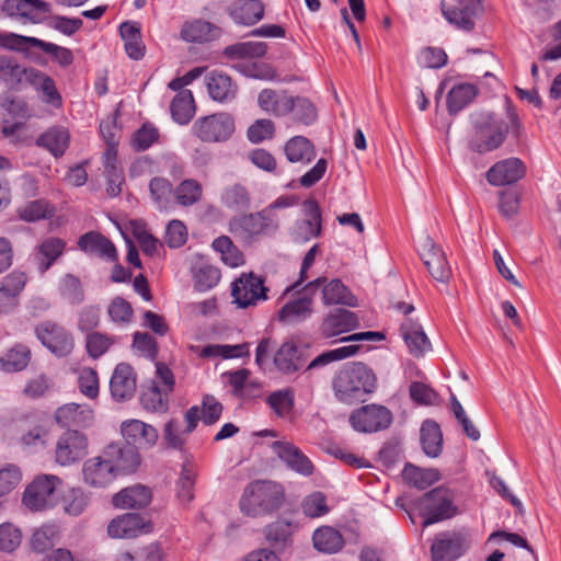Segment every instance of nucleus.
<instances>
[{
	"label": "nucleus",
	"mask_w": 561,
	"mask_h": 561,
	"mask_svg": "<svg viewBox=\"0 0 561 561\" xmlns=\"http://www.w3.org/2000/svg\"><path fill=\"white\" fill-rule=\"evenodd\" d=\"M376 387V377L363 363H352L341 368L333 379V390L339 401L352 404L364 401Z\"/></svg>",
	"instance_id": "f257e3e1"
},
{
	"label": "nucleus",
	"mask_w": 561,
	"mask_h": 561,
	"mask_svg": "<svg viewBox=\"0 0 561 561\" xmlns=\"http://www.w3.org/2000/svg\"><path fill=\"white\" fill-rule=\"evenodd\" d=\"M284 501V489L272 481H257L249 485L240 500L241 511L249 516L274 512Z\"/></svg>",
	"instance_id": "f03ea898"
},
{
	"label": "nucleus",
	"mask_w": 561,
	"mask_h": 561,
	"mask_svg": "<svg viewBox=\"0 0 561 561\" xmlns=\"http://www.w3.org/2000/svg\"><path fill=\"white\" fill-rule=\"evenodd\" d=\"M470 119L471 130L468 135L470 161L476 169H483L491 160V113L473 112Z\"/></svg>",
	"instance_id": "7ed1b4c3"
},
{
	"label": "nucleus",
	"mask_w": 561,
	"mask_h": 561,
	"mask_svg": "<svg viewBox=\"0 0 561 561\" xmlns=\"http://www.w3.org/2000/svg\"><path fill=\"white\" fill-rule=\"evenodd\" d=\"M417 506L424 517V527L451 518L458 512L454 492L445 486H438L425 493L417 501Z\"/></svg>",
	"instance_id": "20e7f679"
},
{
	"label": "nucleus",
	"mask_w": 561,
	"mask_h": 561,
	"mask_svg": "<svg viewBox=\"0 0 561 561\" xmlns=\"http://www.w3.org/2000/svg\"><path fill=\"white\" fill-rule=\"evenodd\" d=\"M58 477L42 474L36 477L25 489L23 503L32 511H43L54 507L58 502Z\"/></svg>",
	"instance_id": "39448f33"
},
{
	"label": "nucleus",
	"mask_w": 561,
	"mask_h": 561,
	"mask_svg": "<svg viewBox=\"0 0 561 561\" xmlns=\"http://www.w3.org/2000/svg\"><path fill=\"white\" fill-rule=\"evenodd\" d=\"M234 131L233 118L227 113L198 118L193 125L194 135L205 142L225 141Z\"/></svg>",
	"instance_id": "423d86ee"
},
{
	"label": "nucleus",
	"mask_w": 561,
	"mask_h": 561,
	"mask_svg": "<svg viewBox=\"0 0 561 561\" xmlns=\"http://www.w3.org/2000/svg\"><path fill=\"white\" fill-rule=\"evenodd\" d=\"M321 289L322 301L325 306L343 305L347 307H356L357 299L352 291L339 278L328 279L327 277H318L306 284V293L313 295Z\"/></svg>",
	"instance_id": "0eeeda50"
},
{
	"label": "nucleus",
	"mask_w": 561,
	"mask_h": 561,
	"mask_svg": "<svg viewBox=\"0 0 561 561\" xmlns=\"http://www.w3.org/2000/svg\"><path fill=\"white\" fill-rule=\"evenodd\" d=\"M392 421L391 412L383 405L368 404L350 415L353 428L360 433H373L387 428Z\"/></svg>",
	"instance_id": "6e6552de"
},
{
	"label": "nucleus",
	"mask_w": 561,
	"mask_h": 561,
	"mask_svg": "<svg viewBox=\"0 0 561 561\" xmlns=\"http://www.w3.org/2000/svg\"><path fill=\"white\" fill-rule=\"evenodd\" d=\"M36 336L51 353L59 357L71 353L75 342L72 335L54 322H43L36 327Z\"/></svg>",
	"instance_id": "1a4fd4ad"
},
{
	"label": "nucleus",
	"mask_w": 561,
	"mask_h": 561,
	"mask_svg": "<svg viewBox=\"0 0 561 561\" xmlns=\"http://www.w3.org/2000/svg\"><path fill=\"white\" fill-rule=\"evenodd\" d=\"M421 257L431 276L440 283H448L451 268L447 263L445 252L435 244L430 236H425L420 245Z\"/></svg>",
	"instance_id": "9d476101"
},
{
	"label": "nucleus",
	"mask_w": 561,
	"mask_h": 561,
	"mask_svg": "<svg viewBox=\"0 0 561 561\" xmlns=\"http://www.w3.org/2000/svg\"><path fill=\"white\" fill-rule=\"evenodd\" d=\"M266 291L267 288L263 285L261 277L253 273H243L233 282L231 295L239 307L247 308L255 305L257 300H265Z\"/></svg>",
	"instance_id": "9b49d317"
},
{
	"label": "nucleus",
	"mask_w": 561,
	"mask_h": 561,
	"mask_svg": "<svg viewBox=\"0 0 561 561\" xmlns=\"http://www.w3.org/2000/svg\"><path fill=\"white\" fill-rule=\"evenodd\" d=\"M87 437L78 431H67L56 444V461L61 466H69L79 461L87 454Z\"/></svg>",
	"instance_id": "f8f14e48"
},
{
	"label": "nucleus",
	"mask_w": 561,
	"mask_h": 561,
	"mask_svg": "<svg viewBox=\"0 0 561 561\" xmlns=\"http://www.w3.org/2000/svg\"><path fill=\"white\" fill-rule=\"evenodd\" d=\"M444 18L454 26L462 31L474 27L473 18L482 12L481 0H457L456 7H447L440 1Z\"/></svg>",
	"instance_id": "ddd939ff"
},
{
	"label": "nucleus",
	"mask_w": 561,
	"mask_h": 561,
	"mask_svg": "<svg viewBox=\"0 0 561 561\" xmlns=\"http://www.w3.org/2000/svg\"><path fill=\"white\" fill-rule=\"evenodd\" d=\"M121 432L126 445L138 449L151 448L156 445L159 434L150 424L140 420H127L121 425Z\"/></svg>",
	"instance_id": "4468645a"
},
{
	"label": "nucleus",
	"mask_w": 561,
	"mask_h": 561,
	"mask_svg": "<svg viewBox=\"0 0 561 561\" xmlns=\"http://www.w3.org/2000/svg\"><path fill=\"white\" fill-rule=\"evenodd\" d=\"M468 547V539L460 533L439 534L431 547L433 561H454Z\"/></svg>",
	"instance_id": "2eb2a0df"
},
{
	"label": "nucleus",
	"mask_w": 561,
	"mask_h": 561,
	"mask_svg": "<svg viewBox=\"0 0 561 561\" xmlns=\"http://www.w3.org/2000/svg\"><path fill=\"white\" fill-rule=\"evenodd\" d=\"M271 448L293 471L306 477L313 473L314 467L310 459L293 443L276 440L272 443Z\"/></svg>",
	"instance_id": "dca6fc26"
},
{
	"label": "nucleus",
	"mask_w": 561,
	"mask_h": 561,
	"mask_svg": "<svg viewBox=\"0 0 561 561\" xmlns=\"http://www.w3.org/2000/svg\"><path fill=\"white\" fill-rule=\"evenodd\" d=\"M102 453L116 476L134 472L140 463L138 450L128 445L112 443Z\"/></svg>",
	"instance_id": "f3484780"
},
{
	"label": "nucleus",
	"mask_w": 561,
	"mask_h": 561,
	"mask_svg": "<svg viewBox=\"0 0 561 561\" xmlns=\"http://www.w3.org/2000/svg\"><path fill=\"white\" fill-rule=\"evenodd\" d=\"M112 466L107 459H104L103 453L85 460L82 467L84 482L92 488L108 486L117 477Z\"/></svg>",
	"instance_id": "a211bd4d"
},
{
	"label": "nucleus",
	"mask_w": 561,
	"mask_h": 561,
	"mask_svg": "<svg viewBox=\"0 0 561 561\" xmlns=\"http://www.w3.org/2000/svg\"><path fill=\"white\" fill-rule=\"evenodd\" d=\"M0 9L9 16L38 23L43 15L50 11V4L43 0H0Z\"/></svg>",
	"instance_id": "6ab92c4d"
},
{
	"label": "nucleus",
	"mask_w": 561,
	"mask_h": 561,
	"mask_svg": "<svg viewBox=\"0 0 561 561\" xmlns=\"http://www.w3.org/2000/svg\"><path fill=\"white\" fill-rule=\"evenodd\" d=\"M359 327V319L353 311L335 308L329 311L322 320L320 330L323 336L333 337L350 332Z\"/></svg>",
	"instance_id": "aec40b11"
},
{
	"label": "nucleus",
	"mask_w": 561,
	"mask_h": 561,
	"mask_svg": "<svg viewBox=\"0 0 561 561\" xmlns=\"http://www.w3.org/2000/svg\"><path fill=\"white\" fill-rule=\"evenodd\" d=\"M304 211L307 218L298 220L293 229V237L297 242H307L321 233V211L318 203L314 199L306 201Z\"/></svg>",
	"instance_id": "412c9836"
},
{
	"label": "nucleus",
	"mask_w": 561,
	"mask_h": 561,
	"mask_svg": "<svg viewBox=\"0 0 561 561\" xmlns=\"http://www.w3.org/2000/svg\"><path fill=\"white\" fill-rule=\"evenodd\" d=\"M137 389L136 374L129 364H118L110 380V390L116 401L130 400Z\"/></svg>",
	"instance_id": "4be33fe9"
},
{
	"label": "nucleus",
	"mask_w": 561,
	"mask_h": 561,
	"mask_svg": "<svg viewBox=\"0 0 561 561\" xmlns=\"http://www.w3.org/2000/svg\"><path fill=\"white\" fill-rule=\"evenodd\" d=\"M268 224L263 213L234 217L229 222V231L245 242L265 232Z\"/></svg>",
	"instance_id": "5701e85b"
},
{
	"label": "nucleus",
	"mask_w": 561,
	"mask_h": 561,
	"mask_svg": "<svg viewBox=\"0 0 561 561\" xmlns=\"http://www.w3.org/2000/svg\"><path fill=\"white\" fill-rule=\"evenodd\" d=\"M151 531V523L145 522L139 514L127 513L114 518L107 533L113 538H133Z\"/></svg>",
	"instance_id": "b1692460"
},
{
	"label": "nucleus",
	"mask_w": 561,
	"mask_h": 561,
	"mask_svg": "<svg viewBox=\"0 0 561 561\" xmlns=\"http://www.w3.org/2000/svg\"><path fill=\"white\" fill-rule=\"evenodd\" d=\"M66 242L60 238L49 237L41 241L33 251V260L39 274L46 273L62 255Z\"/></svg>",
	"instance_id": "393cba45"
},
{
	"label": "nucleus",
	"mask_w": 561,
	"mask_h": 561,
	"mask_svg": "<svg viewBox=\"0 0 561 561\" xmlns=\"http://www.w3.org/2000/svg\"><path fill=\"white\" fill-rule=\"evenodd\" d=\"M205 81L208 94L214 101L227 103L236 99L238 85L228 75L214 70L206 76Z\"/></svg>",
	"instance_id": "a878e982"
},
{
	"label": "nucleus",
	"mask_w": 561,
	"mask_h": 561,
	"mask_svg": "<svg viewBox=\"0 0 561 561\" xmlns=\"http://www.w3.org/2000/svg\"><path fill=\"white\" fill-rule=\"evenodd\" d=\"M274 364L283 374H294L298 371L306 363L304 350L294 342H284L274 355Z\"/></svg>",
	"instance_id": "bb28decb"
},
{
	"label": "nucleus",
	"mask_w": 561,
	"mask_h": 561,
	"mask_svg": "<svg viewBox=\"0 0 561 561\" xmlns=\"http://www.w3.org/2000/svg\"><path fill=\"white\" fill-rule=\"evenodd\" d=\"M79 248L90 254L107 261H116L117 252L114 244L103 234L90 231L80 237L78 241Z\"/></svg>",
	"instance_id": "cd10ccee"
},
{
	"label": "nucleus",
	"mask_w": 561,
	"mask_h": 561,
	"mask_svg": "<svg viewBox=\"0 0 561 561\" xmlns=\"http://www.w3.org/2000/svg\"><path fill=\"white\" fill-rule=\"evenodd\" d=\"M400 331L409 352L414 357H421L431 350V342L417 322L407 320L401 324Z\"/></svg>",
	"instance_id": "c85d7f7f"
},
{
	"label": "nucleus",
	"mask_w": 561,
	"mask_h": 561,
	"mask_svg": "<svg viewBox=\"0 0 561 561\" xmlns=\"http://www.w3.org/2000/svg\"><path fill=\"white\" fill-rule=\"evenodd\" d=\"M55 419L64 427H84L92 422L93 411L87 405L68 403L56 411Z\"/></svg>",
	"instance_id": "c756f323"
},
{
	"label": "nucleus",
	"mask_w": 561,
	"mask_h": 561,
	"mask_svg": "<svg viewBox=\"0 0 561 561\" xmlns=\"http://www.w3.org/2000/svg\"><path fill=\"white\" fill-rule=\"evenodd\" d=\"M313 294L304 293L297 299L285 304L279 310V319L288 323H297L309 318L313 312Z\"/></svg>",
	"instance_id": "7c9ffc66"
},
{
	"label": "nucleus",
	"mask_w": 561,
	"mask_h": 561,
	"mask_svg": "<svg viewBox=\"0 0 561 561\" xmlns=\"http://www.w3.org/2000/svg\"><path fill=\"white\" fill-rule=\"evenodd\" d=\"M231 19L243 25H253L264 15V4L261 0H238L229 8Z\"/></svg>",
	"instance_id": "2f4dec72"
},
{
	"label": "nucleus",
	"mask_w": 561,
	"mask_h": 561,
	"mask_svg": "<svg viewBox=\"0 0 561 561\" xmlns=\"http://www.w3.org/2000/svg\"><path fill=\"white\" fill-rule=\"evenodd\" d=\"M26 83L31 84L38 93H41V99L45 103L54 106L61 105V96L54 80L48 75L35 68H30Z\"/></svg>",
	"instance_id": "473e14b6"
},
{
	"label": "nucleus",
	"mask_w": 561,
	"mask_h": 561,
	"mask_svg": "<svg viewBox=\"0 0 561 561\" xmlns=\"http://www.w3.org/2000/svg\"><path fill=\"white\" fill-rule=\"evenodd\" d=\"M151 501V491L141 484L125 488L113 497V504L118 508H141Z\"/></svg>",
	"instance_id": "72a5a7b5"
},
{
	"label": "nucleus",
	"mask_w": 561,
	"mask_h": 561,
	"mask_svg": "<svg viewBox=\"0 0 561 561\" xmlns=\"http://www.w3.org/2000/svg\"><path fill=\"white\" fill-rule=\"evenodd\" d=\"M525 165L518 158H507L493 164V185H511L525 174Z\"/></svg>",
	"instance_id": "f704fd0d"
},
{
	"label": "nucleus",
	"mask_w": 561,
	"mask_h": 561,
	"mask_svg": "<svg viewBox=\"0 0 561 561\" xmlns=\"http://www.w3.org/2000/svg\"><path fill=\"white\" fill-rule=\"evenodd\" d=\"M30 68L21 65L14 57L0 56V83L9 89H16L26 82Z\"/></svg>",
	"instance_id": "c9c22d12"
},
{
	"label": "nucleus",
	"mask_w": 561,
	"mask_h": 561,
	"mask_svg": "<svg viewBox=\"0 0 561 561\" xmlns=\"http://www.w3.org/2000/svg\"><path fill=\"white\" fill-rule=\"evenodd\" d=\"M259 106L266 113L274 116H284L290 113L293 104L291 96L285 92H276L271 89H264L257 98Z\"/></svg>",
	"instance_id": "e433bc0d"
},
{
	"label": "nucleus",
	"mask_w": 561,
	"mask_h": 561,
	"mask_svg": "<svg viewBox=\"0 0 561 561\" xmlns=\"http://www.w3.org/2000/svg\"><path fill=\"white\" fill-rule=\"evenodd\" d=\"M220 36V28L204 20H194L182 26L181 37L190 43H205Z\"/></svg>",
	"instance_id": "4c0bfd02"
},
{
	"label": "nucleus",
	"mask_w": 561,
	"mask_h": 561,
	"mask_svg": "<svg viewBox=\"0 0 561 561\" xmlns=\"http://www.w3.org/2000/svg\"><path fill=\"white\" fill-rule=\"evenodd\" d=\"M103 163L107 179L106 192L115 197L121 194V186L124 182L123 173L116 165V152L114 151V141L108 139V149L103 153Z\"/></svg>",
	"instance_id": "58836bf2"
},
{
	"label": "nucleus",
	"mask_w": 561,
	"mask_h": 561,
	"mask_svg": "<svg viewBox=\"0 0 561 561\" xmlns=\"http://www.w3.org/2000/svg\"><path fill=\"white\" fill-rule=\"evenodd\" d=\"M121 36L125 43V50L127 55L134 59L139 60L145 55V45L141 39L140 26L136 22H124L119 26Z\"/></svg>",
	"instance_id": "ea45409f"
},
{
	"label": "nucleus",
	"mask_w": 561,
	"mask_h": 561,
	"mask_svg": "<svg viewBox=\"0 0 561 561\" xmlns=\"http://www.w3.org/2000/svg\"><path fill=\"white\" fill-rule=\"evenodd\" d=\"M284 151L288 161L293 163H310L316 158V150L309 139L304 136H295L290 138Z\"/></svg>",
	"instance_id": "a19ab883"
},
{
	"label": "nucleus",
	"mask_w": 561,
	"mask_h": 561,
	"mask_svg": "<svg viewBox=\"0 0 561 561\" xmlns=\"http://www.w3.org/2000/svg\"><path fill=\"white\" fill-rule=\"evenodd\" d=\"M313 547L323 553L332 554L339 552L344 540L339 530L330 526L319 527L312 536Z\"/></svg>",
	"instance_id": "79ce46f5"
},
{
	"label": "nucleus",
	"mask_w": 561,
	"mask_h": 561,
	"mask_svg": "<svg viewBox=\"0 0 561 561\" xmlns=\"http://www.w3.org/2000/svg\"><path fill=\"white\" fill-rule=\"evenodd\" d=\"M421 444L426 456L436 458L443 449V434L439 425L432 420H426L421 426Z\"/></svg>",
	"instance_id": "37998d69"
},
{
	"label": "nucleus",
	"mask_w": 561,
	"mask_h": 561,
	"mask_svg": "<svg viewBox=\"0 0 561 561\" xmlns=\"http://www.w3.org/2000/svg\"><path fill=\"white\" fill-rule=\"evenodd\" d=\"M69 139L70 136L67 129L53 127L41 135L37 138L36 144L39 147L47 149L55 157H60L68 148Z\"/></svg>",
	"instance_id": "c03bdc74"
},
{
	"label": "nucleus",
	"mask_w": 561,
	"mask_h": 561,
	"mask_svg": "<svg viewBox=\"0 0 561 561\" xmlns=\"http://www.w3.org/2000/svg\"><path fill=\"white\" fill-rule=\"evenodd\" d=\"M478 90L473 84L460 83L455 85L447 94V108L455 115L463 110L477 96Z\"/></svg>",
	"instance_id": "a18cd8bd"
},
{
	"label": "nucleus",
	"mask_w": 561,
	"mask_h": 561,
	"mask_svg": "<svg viewBox=\"0 0 561 561\" xmlns=\"http://www.w3.org/2000/svg\"><path fill=\"white\" fill-rule=\"evenodd\" d=\"M402 477L408 484L420 490H424L439 480L436 469H423L411 463L405 465Z\"/></svg>",
	"instance_id": "49530a36"
},
{
	"label": "nucleus",
	"mask_w": 561,
	"mask_h": 561,
	"mask_svg": "<svg viewBox=\"0 0 561 561\" xmlns=\"http://www.w3.org/2000/svg\"><path fill=\"white\" fill-rule=\"evenodd\" d=\"M172 117L179 124H187L195 113L193 94L188 90L179 92L170 106Z\"/></svg>",
	"instance_id": "de8ad7c7"
},
{
	"label": "nucleus",
	"mask_w": 561,
	"mask_h": 561,
	"mask_svg": "<svg viewBox=\"0 0 561 561\" xmlns=\"http://www.w3.org/2000/svg\"><path fill=\"white\" fill-rule=\"evenodd\" d=\"M31 351L27 346L18 344L10 348L1 358V369L7 373L23 370L30 362Z\"/></svg>",
	"instance_id": "09e8293b"
},
{
	"label": "nucleus",
	"mask_w": 561,
	"mask_h": 561,
	"mask_svg": "<svg viewBox=\"0 0 561 561\" xmlns=\"http://www.w3.org/2000/svg\"><path fill=\"white\" fill-rule=\"evenodd\" d=\"M267 45L263 42H241L227 46L224 55L229 59L260 58L266 54Z\"/></svg>",
	"instance_id": "8fccbe9b"
},
{
	"label": "nucleus",
	"mask_w": 561,
	"mask_h": 561,
	"mask_svg": "<svg viewBox=\"0 0 561 561\" xmlns=\"http://www.w3.org/2000/svg\"><path fill=\"white\" fill-rule=\"evenodd\" d=\"M193 277L195 288L199 291H206L218 284L220 279V272L217 267L210 264L199 263L193 267Z\"/></svg>",
	"instance_id": "3c124183"
},
{
	"label": "nucleus",
	"mask_w": 561,
	"mask_h": 561,
	"mask_svg": "<svg viewBox=\"0 0 561 561\" xmlns=\"http://www.w3.org/2000/svg\"><path fill=\"white\" fill-rule=\"evenodd\" d=\"M504 104L507 111L506 119L500 122L495 128H493V149L500 147L508 133H515L518 128V119L512 108L510 99L503 98Z\"/></svg>",
	"instance_id": "603ef678"
},
{
	"label": "nucleus",
	"mask_w": 561,
	"mask_h": 561,
	"mask_svg": "<svg viewBox=\"0 0 561 561\" xmlns=\"http://www.w3.org/2000/svg\"><path fill=\"white\" fill-rule=\"evenodd\" d=\"M504 104L507 111L506 119L500 122L495 128H493V149L500 147L508 133H515L518 128V119L512 108L510 99L503 98Z\"/></svg>",
	"instance_id": "864d4df0"
},
{
	"label": "nucleus",
	"mask_w": 561,
	"mask_h": 561,
	"mask_svg": "<svg viewBox=\"0 0 561 561\" xmlns=\"http://www.w3.org/2000/svg\"><path fill=\"white\" fill-rule=\"evenodd\" d=\"M59 529L56 525H43L32 536L31 546L37 552H44L58 541Z\"/></svg>",
	"instance_id": "5fc2aeb1"
},
{
	"label": "nucleus",
	"mask_w": 561,
	"mask_h": 561,
	"mask_svg": "<svg viewBox=\"0 0 561 561\" xmlns=\"http://www.w3.org/2000/svg\"><path fill=\"white\" fill-rule=\"evenodd\" d=\"M213 248L221 254L224 263L231 267H237L243 263V255L232 243L231 239L221 236L214 240Z\"/></svg>",
	"instance_id": "6e6d98bb"
},
{
	"label": "nucleus",
	"mask_w": 561,
	"mask_h": 561,
	"mask_svg": "<svg viewBox=\"0 0 561 561\" xmlns=\"http://www.w3.org/2000/svg\"><path fill=\"white\" fill-rule=\"evenodd\" d=\"M222 203L228 208L234 210H243L250 206V194L248 190L240 184H234L225 190L222 194Z\"/></svg>",
	"instance_id": "4d7b16f0"
},
{
	"label": "nucleus",
	"mask_w": 561,
	"mask_h": 561,
	"mask_svg": "<svg viewBox=\"0 0 561 561\" xmlns=\"http://www.w3.org/2000/svg\"><path fill=\"white\" fill-rule=\"evenodd\" d=\"M144 409L152 412H165L168 410V392H162L158 385L152 383L140 396Z\"/></svg>",
	"instance_id": "13d9d810"
},
{
	"label": "nucleus",
	"mask_w": 561,
	"mask_h": 561,
	"mask_svg": "<svg viewBox=\"0 0 561 561\" xmlns=\"http://www.w3.org/2000/svg\"><path fill=\"white\" fill-rule=\"evenodd\" d=\"M151 196L160 209H167L172 203V184L164 178H153L149 183Z\"/></svg>",
	"instance_id": "bf43d9fd"
},
{
	"label": "nucleus",
	"mask_w": 561,
	"mask_h": 561,
	"mask_svg": "<svg viewBox=\"0 0 561 561\" xmlns=\"http://www.w3.org/2000/svg\"><path fill=\"white\" fill-rule=\"evenodd\" d=\"M293 104L290 105V113L295 122L310 125L317 119V110L314 105L306 98L291 96Z\"/></svg>",
	"instance_id": "052dcab7"
},
{
	"label": "nucleus",
	"mask_w": 561,
	"mask_h": 561,
	"mask_svg": "<svg viewBox=\"0 0 561 561\" xmlns=\"http://www.w3.org/2000/svg\"><path fill=\"white\" fill-rule=\"evenodd\" d=\"M266 401L278 416L284 417L294 408V391L289 388L274 391L267 397Z\"/></svg>",
	"instance_id": "680f3d73"
},
{
	"label": "nucleus",
	"mask_w": 561,
	"mask_h": 561,
	"mask_svg": "<svg viewBox=\"0 0 561 561\" xmlns=\"http://www.w3.org/2000/svg\"><path fill=\"white\" fill-rule=\"evenodd\" d=\"M115 343V337L98 331L87 334L85 347L92 358H99Z\"/></svg>",
	"instance_id": "e2e57ef3"
},
{
	"label": "nucleus",
	"mask_w": 561,
	"mask_h": 561,
	"mask_svg": "<svg viewBox=\"0 0 561 561\" xmlns=\"http://www.w3.org/2000/svg\"><path fill=\"white\" fill-rule=\"evenodd\" d=\"M357 345H347L337 347L328 352H324L317 356L308 365V369L317 368L320 366L328 365L332 362L341 360L347 357L353 356L358 351Z\"/></svg>",
	"instance_id": "0e129e2a"
},
{
	"label": "nucleus",
	"mask_w": 561,
	"mask_h": 561,
	"mask_svg": "<svg viewBox=\"0 0 561 561\" xmlns=\"http://www.w3.org/2000/svg\"><path fill=\"white\" fill-rule=\"evenodd\" d=\"M174 195L179 204L190 206L199 201L202 187L195 180H185L176 187Z\"/></svg>",
	"instance_id": "69168bd1"
},
{
	"label": "nucleus",
	"mask_w": 561,
	"mask_h": 561,
	"mask_svg": "<svg viewBox=\"0 0 561 561\" xmlns=\"http://www.w3.org/2000/svg\"><path fill=\"white\" fill-rule=\"evenodd\" d=\"M54 208L45 201H34L19 210V216L25 221H36L50 217Z\"/></svg>",
	"instance_id": "338daca9"
},
{
	"label": "nucleus",
	"mask_w": 561,
	"mask_h": 561,
	"mask_svg": "<svg viewBox=\"0 0 561 561\" xmlns=\"http://www.w3.org/2000/svg\"><path fill=\"white\" fill-rule=\"evenodd\" d=\"M499 195V211L505 217L511 218L517 214L519 208V194L514 187L502 190Z\"/></svg>",
	"instance_id": "774afa93"
}]
</instances>
